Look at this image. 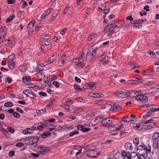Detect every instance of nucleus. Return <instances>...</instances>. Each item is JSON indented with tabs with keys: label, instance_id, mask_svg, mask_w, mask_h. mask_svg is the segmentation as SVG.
Listing matches in <instances>:
<instances>
[{
	"label": "nucleus",
	"instance_id": "nucleus-61",
	"mask_svg": "<svg viewBox=\"0 0 159 159\" xmlns=\"http://www.w3.org/2000/svg\"><path fill=\"white\" fill-rule=\"evenodd\" d=\"M76 66H77L79 68H82L83 65L81 62H79V63H78L76 64Z\"/></svg>",
	"mask_w": 159,
	"mask_h": 159
},
{
	"label": "nucleus",
	"instance_id": "nucleus-43",
	"mask_svg": "<svg viewBox=\"0 0 159 159\" xmlns=\"http://www.w3.org/2000/svg\"><path fill=\"white\" fill-rule=\"evenodd\" d=\"M19 70L21 71L25 72L26 70V68L25 66H21L19 67Z\"/></svg>",
	"mask_w": 159,
	"mask_h": 159
},
{
	"label": "nucleus",
	"instance_id": "nucleus-53",
	"mask_svg": "<svg viewBox=\"0 0 159 159\" xmlns=\"http://www.w3.org/2000/svg\"><path fill=\"white\" fill-rule=\"evenodd\" d=\"M69 111L71 113H76V111L75 107L69 109Z\"/></svg>",
	"mask_w": 159,
	"mask_h": 159
},
{
	"label": "nucleus",
	"instance_id": "nucleus-7",
	"mask_svg": "<svg viewBox=\"0 0 159 159\" xmlns=\"http://www.w3.org/2000/svg\"><path fill=\"white\" fill-rule=\"evenodd\" d=\"M101 124L104 126H106L107 124H110L113 123L112 120H111L110 118L108 117L102 120L101 121Z\"/></svg>",
	"mask_w": 159,
	"mask_h": 159
},
{
	"label": "nucleus",
	"instance_id": "nucleus-11",
	"mask_svg": "<svg viewBox=\"0 0 159 159\" xmlns=\"http://www.w3.org/2000/svg\"><path fill=\"white\" fill-rule=\"evenodd\" d=\"M138 120V119L137 118H134V119H130V118L127 116L125 118H123L122 119V121L126 122L132 121H137Z\"/></svg>",
	"mask_w": 159,
	"mask_h": 159
},
{
	"label": "nucleus",
	"instance_id": "nucleus-52",
	"mask_svg": "<svg viewBox=\"0 0 159 159\" xmlns=\"http://www.w3.org/2000/svg\"><path fill=\"white\" fill-rule=\"evenodd\" d=\"M95 103L96 104L99 106H101L102 105L103 102L102 101L97 100L96 101H95Z\"/></svg>",
	"mask_w": 159,
	"mask_h": 159
},
{
	"label": "nucleus",
	"instance_id": "nucleus-59",
	"mask_svg": "<svg viewBox=\"0 0 159 159\" xmlns=\"http://www.w3.org/2000/svg\"><path fill=\"white\" fill-rule=\"evenodd\" d=\"M38 93L39 95L43 97H46L47 96L46 93L43 92H39Z\"/></svg>",
	"mask_w": 159,
	"mask_h": 159
},
{
	"label": "nucleus",
	"instance_id": "nucleus-48",
	"mask_svg": "<svg viewBox=\"0 0 159 159\" xmlns=\"http://www.w3.org/2000/svg\"><path fill=\"white\" fill-rule=\"evenodd\" d=\"M53 84L57 88H58L59 87V83L57 81H54L53 82Z\"/></svg>",
	"mask_w": 159,
	"mask_h": 159
},
{
	"label": "nucleus",
	"instance_id": "nucleus-29",
	"mask_svg": "<svg viewBox=\"0 0 159 159\" xmlns=\"http://www.w3.org/2000/svg\"><path fill=\"white\" fill-rule=\"evenodd\" d=\"M15 17V15L13 14L10 17L7 18L6 20V22L7 23L10 22L11 20H12Z\"/></svg>",
	"mask_w": 159,
	"mask_h": 159
},
{
	"label": "nucleus",
	"instance_id": "nucleus-34",
	"mask_svg": "<svg viewBox=\"0 0 159 159\" xmlns=\"http://www.w3.org/2000/svg\"><path fill=\"white\" fill-rule=\"evenodd\" d=\"M112 31L109 28L107 25L106 26L104 30V32L105 33H107L108 32H110Z\"/></svg>",
	"mask_w": 159,
	"mask_h": 159
},
{
	"label": "nucleus",
	"instance_id": "nucleus-18",
	"mask_svg": "<svg viewBox=\"0 0 159 159\" xmlns=\"http://www.w3.org/2000/svg\"><path fill=\"white\" fill-rule=\"evenodd\" d=\"M32 132V130L29 128L26 129L22 131L23 133L25 135H27L28 134H31Z\"/></svg>",
	"mask_w": 159,
	"mask_h": 159
},
{
	"label": "nucleus",
	"instance_id": "nucleus-13",
	"mask_svg": "<svg viewBox=\"0 0 159 159\" xmlns=\"http://www.w3.org/2000/svg\"><path fill=\"white\" fill-rule=\"evenodd\" d=\"M122 154L124 159H131L129 151L128 152H126L125 151L122 152Z\"/></svg>",
	"mask_w": 159,
	"mask_h": 159
},
{
	"label": "nucleus",
	"instance_id": "nucleus-10",
	"mask_svg": "<svg viewBox=\"0 0 159 159\" xmlns=\"http://www.w3.org/2000/svg\"><path fill=\"white\" fill-rule=\"evenodd\" d=\"M13 60V59H11L9 58L7 61L8 65L9 68L11 69H13L15 67V63Z\"/></svg>",
	"mask_w": 159,
	"mask_h": 159
},
{
	"label": "nucleus",
	"instance_id": "nucleus-54",
	"mask_svg": "<svg viewBox=\"0 0 159 159\" xmlns=\"http://www.w3.org/2000/svg\"><path fill=\"white\" fill-rule=\"evenodd\" d=\"M67 30L66 28H65L63 29V30L61 32L60 34L62 35L65 34V33L66 32Z\"/></svg>",
	"mask_w": 159,
	"mask_h": 159
},
{
	"label": "nucleus",
	"instance_id": "nucleus-55",
	"mask_svg": "<svg viewBox=\"0 0 159 159\" xmlns=\"http://www.w3.org/2000/svg\"><path fill=\"white\" fill-rule=\"evenodd\" d=\"M30 155L31 156L34 157H38L39 156V154L35 153L33 152L31 153Z\"/></svg>",
	"mask_w": 159,
	"mask_h": 159
},
{
	"label": "nucleus",
	"instance_id": "nucleus-56",
	"mask_svg": "<svg viewBox=\"0 0 159 159\" xmlns=\"http://www.w3.org/2000/svg\"><path fill=\"white\" fill-rule=\"evenodd\" d=\"M90 130V129L88 128H85L83 127V128L82 131L83 132H87Z\"/></svg>",
	"mask_w": 159,
	"mask_h": 159
},
{
	"label": "nucleus",
	"instance_id": "nucleus-14",
	"mask_svg": "<svg viewBox=\"0 0 159 159\" xmlns=\"http://www.w3.org/2000/svg\"><path fill=\"white\" fill-rule=\"evenodd\" d=\"M22 80L26 84H28L31 82V77L30 76H24Z\"/></svg>",
	"mask_w": 159,
	"mask_h": 159
},
{
	"label": "nucleus",
	"instance_id": "nucleus-25",
	"mask_svg": "<svg viewBox=\"0 0 159 159\" xmlns=\"http://www.w3.org/2000/svg\"><path fill=\"white\" fill-rule=\"evenodd\" d=\"M145 153H143V154H138V155L137 156V157L139 159H150L149 158L148 159H147L145 156Z\"/></svg>",
	"mask_w": 159,
	"mask_h": 159
},
{
	"label": "nucleus",
	"instance_id": "nucleus-57",
	"mask_svg": "<svg viewBox=\"0 0 159 159\" xmlns=\"http://www.w3.org/2000/svg\"><path fill=\"white\" fill-rule=\"evenodd\" d=\"M106 55L105 54V53H104L99 57L100 60H103L104 59L106 58Z\"/></svg>",
	"mask_w": 159,
	"mask_h": 159
},
{
	"label": "nucleus",
	"instance_id": "nucleus-15",
	"mask_svg": "<svg viewBox=\"0 0 159 159\" xmlns=\"http://www.w3.org/2000/svg\"><path fill=\"white\" fill-rule=\"evenodd\" d=\"M56 53H54L52 56L51 57L48 61L47 62L48 63L46 64V65H48V64H51L54 62L56 58Z\"/></svg>",
	"mask_w": 159,
	"mask_h": 159
},
{
	"label": "nucleus",
	"instance_id": "nucleus-36",
	"mask_svg": "<svg viewBox=\"0 0 159 159\" xmlns=\"http://www.w3.org/2000/svg\"><path fill=\"white\" fill-rule=\"evenodd\" d=\"M133 142L136 146H137L139 143V139L137 138H134L133 139Z\"/></svg>",
	"mask_w": 159,
	"mask_h": 159
},
{
	"label": "nucleus",
	"instance_id": "nucleus-23",
	"mask_svg": "<svg viewBox=\"0 0 159 159\" xmlns=\"http://www.w3.org/2000/svg\"><path fill=\"white\" fill-rule=\"evenodd\" d=\"M0 31L2 34L3 35H5L7 33V28L5 26H2L0 29Z\"/></svg>",
	"mask_w": 159,
	"mask_h": 159
},
{
	"label": "nucleus",
	"instance_id": "nucleus-32",
	"mask_svg": "<svg viewBox=\"0 0 159 159\" xmlns=\"http://www.w3.org/2000/svg\"><path fill=\"white\" fill-rule=\"evenodd\" d=\"M35 21L34 20H32L31 22H30L28 25V28H31L34 27V24H35Z\"/></svg>",
	"mask_w": 159,
	"mask_h": 159
},
{
	"label": "nucleus",
	"instance_id": "nucleus-9",
	"mask_svg": "<svg viewBox=\"0 0 159 159\" xmlns=\"http://www.w3.org/2000/svg\"><path fill=\"white\" fill-rule=\"evenodd\" d=\"M85 58L84 54L83 52L80 57L76 59H73V61L75 62H82L85 60Z\"/></svg>",
	"mask_w": 159,
	"mask_h": 159
},
{
	"label": "nucleus",
	"instance_id": "nucleus-8",
	"mask_svg": "<svg viewBox=\"0 0 159 159\" xmlns=\"http://www.w3.org/2000/svg\"><path fill=\"white\" fill-rule=\"evenodd\" d=\"M135 98L137 100L139 101H146L148 99L146 96L143 94H141L140 93L139 94L136 95Z\"/></svg>",
	"mask_w": 159,
	"mask_h": 159
},
{
	"label": "nucleus",
	"instance_id": "nucleus-58",
	"mask_svg": "<svg viewBox=\"0 0 159 159\" xmlns=\"http://www.w3.org/2000/svg\"><path fill=\"white\" fill-rule=\"evenodd\" d=\"M74 87L75 89L76 90H81L80 86L77 84H75L74 85Z\"/></svg>",
	"mask_w": 159,
	"mask_h": 159
},
{
	"label": "nucleus",
	"instance_id": "nucleus-22",
	"mask_svg": "<svg viewBox=\"0 0 159 159\" xmlns=\"http://www.w3.org/2000/svg\"><path fill=\"white\" fill-rule=\"evenodd\" d=\"M129 64L131 65L132 67L134 69L138 68L140 67V66L138 65L136 63L132 61L130 62Z\"/></svg>",
	"mask_w": 159,
	"mask_h": 159
},
{
	"label": "nucleus",
	"instance_id": "nucleus-63",
	"mask_svg": "<svg viewBox=\"0 0 159 159\" xmlns=\"http://www.w3.org/2000/svg\"><path fill=\"white\" fill-rule=\"evenodd\" d=\"M7 3L9 4H13L15 2V0H7Z\"/></svg>",
	"mask_w": 159,
	"mask_h": 159
},
{
	"label": "nucleus",
	"instance_id": "nucleus-5",
	"mask_svg": "<svg viewBox=\"0 0 159 159\" xmlns=\"http://www.w3.org/2000/svg\"><path fill=\"white\" fill-rule=\"evenodd\" d=\"M36 149L37 153L42 155L49 151L50 149L49 148L45 147L43 146L41 147H38Z\"/></svg>",
	"mask_w": 159,
	"mask_h": 159
},
{
	"label": "nucleus",
	"instance_id": "nucleus-40",
	"mask_svg": "<svg viewBox=\"0 0 159 159\" xmlns=\"http://www.w3.org/2000/svg\"><path fill=\"white\" fill-rule=\"evenodd\" d=\"M76 111V113H78L79 112H82V111L83 110V108L82 107H75Z\"/></svg>",
	"mask_w": 159,
	"mask_h": 159
},
{
	"label": "nucleus",
	"instance_id": "nucleus-26",
	"mask_svg": "<svg viewBox=\"0 0 159 159\" xmlns=\"http://www.w3.org/2000/svg\"><path fill=\"white\" fill-rule=\"evenodd\" d=\"M97 36V34L95 33H92L88 37L89 40H92L94 39Z\"/></svg>",
	"mask_w": 159,
	"mask_h": 159
},
{
	"label": "nucleus",
	"instance_id": "nucleus-12",
	"mask_svg": "<svg viewBox=\"0 0 159 159\" xmlns=\"http://www.w3.org/2000/svg\"><path fill=\"white\" fill-rule=\"evenodd\" d=\"M5 41H7L8 42V45L9 48H12L15 45V41L12 39H6Z\"/></svg>",
	"mask_w": 159,
	"mask_h": 159
},
{
	"label": "nucleus",
	"instance_id": "nucleus-1",
	"mask_svg": "<svg viewBox=\"0 0 159 159\" xmlns=\"http://www.w3.org/2000/svg\"><path fill=\"white\" fill-rule=\"evenodd\" d=\"M151 151V148L150 146H146L142 143L137 146V152L138 154L146 153L147 155L150 153Z\"/></svg>",
	"mask_w": 159,
	"mask_h": 159
},
{
	"label": "nucleus",
	"instance_id": "nucleus-6",
	"mask_svg": "<svg viewBox=\"0 0 159 159\" xmlns=\"http://www.w3.org/2000/svg\"><path fill=\"white\" fill-rule=\"evenodd\" d=\"M141 107H149L150 110L149 111L151 112V113H152V112L159 111V108L156 107V106L154 105L146 104L141 106Z\"/></svg>",
	"mask_w": 159,
	"mask_h": 159
},
{
	"label": "nucleus",
	"instance_id": "nucleus-42",
	"mask_svg": "<svg viewBox=\"0 0 159 159\" xmlns=\"http://www.w3.org/2000/svg\"><path fill=\"white\" fill-rule=\"evenodd\" d=\"M79 133L78 131H73L72 132H71L69 134V136L70 137L73 136L77 134H79Z\"/></svg>",
	"mask_w": 159,
	"mask_h": 159
},
{
	"label": "nucleus",
	"instance_id": "nucleus-44",
	"mask_svg": "<svg viewBox=\"0 0 159 159\" xmlns=\"http://www.w3.org/2000/svg\"><path fill=\"white\" fill-rule=\"evenodd\" d=\"M66 103L68 105H70V104H72L73 103L72 101L69 98L66 99Z\"/></svg>",
	"mask_w": 159,
	"mask_h": 159
},
{
	"label": "nucleus",
	"instance_id": "nucleus-51",
	"mask_svg": "<svg viewBox=\"0 0 159 159\" xmlns=\"http://www.w3.org/2000/svg\"><path fill=\"white\" fill-rule=\"evenodd\" d=\"M70 8V7L69 6H66L65 9L64 11H63V13H66L69 10V9Z\"/></svg>",
	"mask_w": 159,
	"mask_h": 159
},
{
	"label": "nucleus",
	"instance_id": "nucleus-3",
	"mask_svg": "<svg viewBox=\"0 0 159 159\" xmlns=\"http://www.w3.org/2000/svg\"><path fill=\"white\" fill-rule=\"evenodd\" d=\"M97 48L98 47L96 45L90 48L86 57V59L87 60H91L96 55V51Z\"/></svg>",
	"mask_w": 159,
	"mask_h": 159
},
{
	"label": "nucleus",
	"instance_id": "nucleus-47",
	"mask_svg": "<svg viewBox=\"0 0 159 159\" xmlns=\"http://www.w3.org/2000/svg\"><path fill=\"white\" fill-rule=\"evenodd\" d=\"M145 94L148 96L151 97L152 95V92L151 91H147L146 92Z\"/></svg>",
	"mask_w": 159,
	"mask_h": 159
},
{
	"label": "nucleus",
	"instance_id": "nucleus-39",
	"mask_svg": "<svg viewBox=\"0 0 159 159\" xmlns=\"http://www.w3.org/2000/svg\"><path fill=\"white\" fill-rule=\"evenodd\" d=\"M52 9L51 8H49L47 9L45 11V13L46 14V15L48 16L51 12Z\"/></svg>",
	"mask_w": 159,
	"mask_h": 159
},
{
	"label": "nucleus",
	"instance_id": "nucleus-30",
	"mask_svg": "<svg viewBox=\"0 0 159 159\" xmlns=\"http://www.w3.org/2000/svg\"><path fill=\"white\" fill-rule=\"evenodd\" d=\"M152 113H151V112L148 111L145 113L144 115L143 116V117L144 119H146L148 116L152 115Z\"/></svg>",
	"mask_w": 159,
	"mask_h": 159
},
{
	"label": "nucleus",
	"instance_id": "nucleus-24",
	"mask_svg": "<svg viewBox=\"0 0 159 159\" xmlns=\"http://www.w3.org/2000/svg\"><path fill=\"white\" fill-rule=\"evenodd\" d=\"M117 24L116 23L111 24L107 25L109 28L111 30H113L116 28L117 26Z\"/></svg>",
	"mask_w": 159,
	"mask_h": 159
},
{
	"label": "nucleus",
	"instance_id": "nucleus-49",
	"mask_svg": "<svg viewBox=\"0 0 159 159\" xmlns=\"http://www.w3.org/2000/svg\"><path fill=\"white\" fill-rule=\"evenodd\" d=\"M95 83H93L92 84H90L89 85V87L90 88L92 89H95Z\"/></svg>",
	"mask_w": 159,
	"mask_h": 159
},
{
	"label": "nucleus",
	"instance_id": "nucleus-41",
	"mask_svg": "<svg viewBox=\"0 0 159 159\" xmlns=\"http://www.w3.org/2000/svg\"><path fill=\"white\" fill-rule=\"evenodd\" d=\"M41 27V26L40 25H37L35 27V31L36 32H39L40 30V28Z\"/></svg>",
	"mask_w": 159,
	"mask_h": 159
},
{
	"label": "nucleus",
	"instance_id": "nucleus-45",
	"mask_svg": "<svg viewBox=\"0 0 159 159\" xmlns=\"http://www.w3.org/2000/svg\"><path fill=\"white\" fill-rule=\"evenodd\" d=\"M106 7L105 3L101 4V7H99L98 9L101 10H103Z\"/></svg>",
	"mask_w": 159,
	"mask_h": 159
},
{
	"label": "nucleus",
	"instance_id": "nucleus-16",
	"mask_svg": "<svg viewBox=\"0 0 159 159\" xmlns=\"http://www.w3.org/2000/svg\"><path fill=\"white\" fill-rule=\"evenodd\" d=\"M125 147L126 150L128 151H132L133 147L131 143H128L125 144Z\"/></svg>",
	"mask_w": 159,
	"mask_h": 159
},
{
	"label": "nucleus",
	"instance_id": "nucleus-20",
	"mask_svg": "<svg viewBox=\"0 0 159 159\" xmlns=\"http://www.w3.org/2000/svg\"><path fill=\"white\" fill-rule=\"evenodd\" d=\"M159 137V133L157 132H155L152 137V140L153 142V144Z\"/></svg>",
	"mask_w": 159,
	"mask_h": 159
},
{
	"label": "nucleus",
	"instance_id": "nucleus-28",
	"mask_svg": "<svg viewBox=\"0 0 159 159\" xmlns=\"http://www.w3.org/2000/svg\"><path fill=\"white\" fill-rule=\"evenodd\" d=\"M139 81L137 80H130L128 81L127 83L130 84H138Z\"/></svg>",
	"mask_w": 159,
	"mask_h": 159
},
{
	"label": "nucleus",
	"instance_id": "nucleus-31",
	"mask_svg": "<svg viewBox=\"0 0 159 159\" xmlns=\"http://www.w3.org/2000/svg\"><path fill=\"white\" fill-rule=\"evenodd\" d=\"M82 148H84L85 150L87 151H94L95 150V148L94 147H91V148H89L88 149H86V148L87 147V146H84L83 147H82Z\"/></svg>",
	"mask_w": 159,
	"mask_h": 159
},
{
	"label": "nucleus",
	"instance_id": "nucleus-19",
	"mask_svg": "<svg viewBox=\"0 0 159 159\" xmlns=\"http://www.w3.org/2000/svg\"><path fill=\"white\" fill-rule=\"evenodd\" d=\"M36 76L37 77H41V78H44L45 77L44 74L43 70H40L36 74Z\"/></svg>",
	"mask_w": 159,
	"mask_h": 159
},
{
	"label": "nucleus",
	"instance_id": "nucleus-21",
	"mask_svg": "<svg viewBox=\"0 0 159 159\" xmlns=\"http://www.w3.org/2000/svg\"><path fill=\"white\" fill-rule=\"evenodd\" d=\"M37 114L38 115H41L46 113V111L45 109H36Z\"/></svg>",
	"mask_w": 159,
	"mask_h": 159
},
{
	"label": "nucleus",
	"instance_id": "nucleus-46",
	"mask_svg": "<svg viewBox=\"0 0 159 159\" xmlns=\"http://www.w3.org/2000/svg\"><path fill=\"white\" fill-rule=\"evenodd\" d=\"M153 120L152 119H150L148 120L144 121L142 122V123L144 124H147L150 123H152V121Z\"/></svg>",
	"mask_w": 159,
	"mask_h": 159
},
{
	"label": "nucleus",
	"instance_id": "nucleus-38",
	"mask_svg": "<svg viewBox=\"0 0 159 159\" xmlns=\"http://www.w3.org/2000/svg\"><path fill=\"white\" fill-rule=\"evenodd\" d=\"M76 100L77 101L79 102L83 103L85 102V100L81 97H78L77 98Z\"/></svg>",
	"mask_w": 159,
	"mask_h": 159
},
{
	"label": "nucleus",
	"instance_id": "nucleus-2",
	"mask_svg": "<svg viewBox=\"0 0 159 159\" xmlns=\"http://www.w3.org/2000/svg\"><path fill=\"white\" fill-rule=\"evenodd\" d=\"M112 93L118 97L123 98L128 96L129 91L125 89H119Z\"/></svg>",
	"mask_w": 159,
	"mask_h": 159
},
{
	"label": "nucleus",
	"instance_id": "nucleus-60",
	"mask_svg": "<svg viewBox=\"0 0 159 159\" xmlns=\"http://www.w3.org/2000/svg\"><path fill=\"white\" fill-rule=\"evenodd\" d=\"M24 144L21 143H18L16 144V146L18 147H21L23 146Z\"/></svg>",
	"mask_w": 159,
	"mask_h": 159
},
{
	"label": "nucleus",
	"instance_id": "nucleus-4",
	"mask_svg": "<svg viewBox=\"0 0 159 159\" xmlns=\"http://www.w3.org/2000/svg\"><path fill=\"white\" fill-rule=\"evenodd\" d=\"M39 140L37 137H27L24 139V142L27 145H33Z\"/></svg>",
	"mask_w": 159,
	"mask_h": 159
},
{
	"label": "nucleus",
	"instance_id": "nucleus-27",
	"mask_svg": "<svg viewBox=\"0 0 159 159\" xmlns=\"http://www.w3.org/2000/svg\"><path fill=\"white\" fill-rule=\"evenodd\" d=\"M23 93L25 94L26 95L28 96V94H32L33 92L30 90H25L23 91Z\"/></svg>",
	"mask_w": 159,
	"mask_h": 159
},
{
	"label": "nucleus",
	"instance_id": "nucleus-35",
	"mask_svg": "<svg viewBox=\"0 0 159 159\" xmlns=\"http://www.w3.org/2000/svg\"><path fill=\"white\" fill-rule=\"evenodd\" d=\"M12 103L11 102H8L4 104V106L6 107H11L12 106Z\"/></svg>",
	"mask_w": 159,
	"mask_h": 159
},
{
	"label": "nucleus",
	"instance_id": "nucleus-37",
	"mask_svg": "<svg viewBox=\"0 0 159 159\" xmlns=\"http://www.w3.org/2000/svg\"><path fill=\"white\" fill-rule=\"evenodd\" d=\"M93 98H102V96H103V95L101 94H99V93H96L93 94Z\"/></svg>",
	"mask_w": 159,
	"mask_h": 159
},
{
	"label": "nucleus",
	"instance_id": "nucleus-33",
	"mask_svg": "<svg viewBox=\"0 0 159 159\" xmlns=\"http://www.w3.org/2000/svg\"><path fill=\"white\" fill-rule=\"evenodd\" d=\"M109 62V60H107L105 61L102 63V66L103 67H105L106 66H108V63Z\"/></svg>",
	"mask_w": 159,
	"mask_h": 159
},
{
	"label": "nucleus",
	"instance_id": "nucleus-64",
	"mask_svg": "<svg viewBox=\"0 0 159 159\" xmlns=\"http://www.w3.org/2000/svg\"><path fill=\"white\" fill-rule=\"evenodd\" d=\"M42 36V38L45 39H48L50 38L49 36L46 34L43 35Z\"/></svg>",
	"mask_w": 159,
	"mask_h": 159
},
{
	"label": "nucleus",
	"instance_id": "nucleus-50",
	"mask_svg": "<svg viewBox=\"0 0 159 159\" xmlns=\"http://www.w3.org/2000/svg\"><path fill=\"white\" fill-rule=\"evenodd\" d=\"M13 116L16 118H19L20 116V115L17 112H14L13 114Z\"/></svg>",
	"mask_w": 159,
	"mask_h": 159
},
{
	"label": "nucleus",
	"instance_id": "nucleus-62",
	"mask_svg": "<svg viewBox=\"0 0 159 159\" xmlns=\"http://www.w3.org/2000/svg\"><path fill=\"white\" fill-rule=\"evenodd\" d=\"M110 110L111 111H116L117 110V108L116 107V106H114L113 107H112L110 108Z\"/></svg>",
	"mask_w": 159,
	"mask_h": 159
},
{
	"label": "nucleus",
	"instance_id": "nucleus-17",
	"mask_svg": "<svg viewBox=\"0 0 159 159\" xmlns=\"http://www.w3.org/2000/svg\"><path fill=\"white\" fill-rule=\"evenodd\" d=\"M140 92V91H132L130 92H129L128 96L131 98L135 97L136 95L139 94Z\"/></svg>",
	"mask_w": 159,
	"mask_h": 159
}]
</instances>
